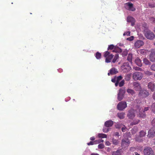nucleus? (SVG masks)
I'll return each instance as SVG.
<instances>
[{
	"label": "nucleus",
	"instance_id": "nucleus-59",
	"mask_svg": "<svg viewBox=\"0 0 155 155\" xmlns=\"http://www.w3.org/2000/svg\"><path fill=\"white\" fill-rule=\"evenodd\" d=\"M95 138L94 137H92L90 138V140L92 141L94 140H95Z\"/></svg>",
	"mask_w": 155,
	"mask_h": 155
},
{
	"label": "nucleus",
	"instance_id": "nucleus-54",
	"mask_svg": "<svg viewBox=\"0 0 155 155\" xmlns=\"http://www.w3.org/2000/svg\"><path fill=\"white\" fill-rule=\"evenodd\" d=\"M127 51H123L122 53V55L124 56L127 55Z\"/></svg>",
	"mask_w": 155,
	"mask_h": 155
},
{
	"label": "nucleus",
	"instance_id": "nucleus-31",
	"mask_svg": "<svg viewBox=\"0 0 155 155\" xmlns=\"http://www.w3.org/2000/svg\"><path fill=\"white\" fill-rule=\"evenodd\" d=\"M98 137L99 138H106L107 137V135L104 134H99L98 135Z\"/></svg>",
	"mask_w": 155,
	"mask_h": 155
},
{
	"label": "nucleus",
	"instance_id": "nucleus-39",
	"mask_svg": "<svg viewBox=\"0 0 155 155\" xmlns=\"http://www.w3.org/2000/svg\"><path fill=\"white\" fill-rule=\"evenodd\" d=\"M124 84V80L121 81L120 83H119V86L120 87L123 86Z\"/></svg>",
	"mask_w": 155,
	"mask_h": 155
},
{
	"label": "nucleus",
	"instance_id": "nucleus-9",
	"mask_svg": "<svg viewBox=\"0 0 155 155\" xmlns=\"http://www.w3.org/2000/svg\"><path fill=\"white\" fill-rule=\"evenodd\" d=\"M127 107V103L125 101H121L117 105V109L120 110H122Z\"/></svg>",
	"mask_w": 155,
	"mask_h": 155
},
{
	"label": "nucleus",
	"instance_id": "nucleus-15",
	"mask_svg": "<svg viewBox=\"0 0 155 155\" xmlns=\"http://www.w3.org/2000/svg\"><path fill=\"white\" fill-rule=\"evenodd\" d=\"M124 93V91L123 90L121 89H120L117 97L118 100L119 101H121L123 98Z\"/></svg>",
	"mask_w": 155,
	"mask_h": 155
},
{
	"label": "nucleus",
	"instance_id": "nucleus-50",
	"mask_svg": "<svg viewBox=\"0 0 155 155\" xmlns=\"http://www.w3.org/2000/svg\"><path fill=\"white\" fill-rule=\"evenodd\" d=\"M116 76H115L114 78L111 79V81L113 83H115L117 81Z\"/></svg>",
	"mask_w": 155,
	"mask_h": 155
},
{
	"label": "nucleus",
	"instance_id": "nucleus-19",
	"mask_svg": "<svg viewBox=\"0 0 155 155\" xmlns=\"http://www.w3.org/2000/svg\"><path fill=\"white\" fill-rule=\"evenodd\" d=\"M114 124L113 122L111 120L106 121L104 123L105 126L107 127H112Z\"/></svg>",
	"mask_w": 155,
	"mask_h": 155
},
{
	"label": "nucleus",
	"instance_id": "nucleus-42",
	"mask_svg": "<svg viewBox=\"0 0 155 155\" xmlns=\"http://www.w3.org/2000/svg\"><path fill=\"white\" fill-rule=\"evenodd\" d=\"M133 69H134L136 71H143V70L142 68L137 67H134Z\"/></svg>",
	"mask_w": 155,
	"mask_h": 155
},
{
	"label": "nucleus",
	"instance_id": "nucleus-43",
	"mask_svg": "<svg viewBox=\"0 0 155 155\" xmlns=\"http://www.w3.org/2000/svg\"><path fill=\"white\" fill-rule=\"evenodd\" d=\"M123 125L121 124L118 123L116 125V127L117 128H120Z\"/></svg>",
	"mask_w": 155,
	"mask_h": 155
},
{
	"label": "nucleus",
	"instance_id": "nucleus-58",
	"mask_svg": "<svg viewBox=\"0 0 155 155\" xmlns=\"http://www.w3.org/2000/svg\"><path fill=\"white\" fill-rule=\"evenodd\" d=\"M136 102L137 103H139L140 104L141 103V101L139 99H137L136 100Z\"/></svg>",
	"mask_w": 155,
	"mask_h": 155
},
{
	"label": "nucleus",
	"instance_id": "nucleus-63",
	"mask_svg": "<svg viewBox=\"0 0 155 155\" xmlns=\"http://www.w3.org/2000/svg\"><path fill=\"white\" fill-rule=\"evenodd\" d=\"M91 155H99L97 153H91Z\"/></svg>",
	"mask_w": 155,
	"mask_h": 155
},
{
	"label": "nucleus",
	"instance_id": "nucleus-40",
	"mask_svg": "<svg viewBox=\"0 0 155 155\" xmlns=\"http://www.w3.org/2000/svg\"><path fill=\"white\" fill-rule=\"evenodd\" d=\"M123 78L120 75L118 77H117L116 76V78L117 80V81L119 82Z\"/></svg>",
	"mask_w": 155,
	"mask_h": 155
},
{
	"label": "nucleus",
	"instance_id": "nucleus-21",
	"mask_svg": "<svg viewBox=\"0 0 155 155\" xmlns=\"http://www.w3.org/2000/svg\"><path fill=\"white\" fill-rule=\"evenodd\" d=\"M122 153V149H118L116 151H113L112 155H121Z\"/></svg>",
	"mask_w": 155,
	"mask_h": 155
},
{
	"label": "nucleus",
	"instance_id": "nucleus-17",
	"mask_svg": "<svg viewBox=\"0 0 155 155\" xmlns=\"http://www.w3.org/2000/svg\"><path fill=\"white\" fill-rule=\"evenodd\" d=\"M137 52L138 54L145 55L149 53V51L148 50L144 49H140L137 50Z\"/></svg>",
	"mask_w": 155,
	"mask_h": 155
},
{
	"label": "nucleus",
	"instance_id": "nucleus-33",
	"mask_svg": "<svg viewBox=\"0 0 155 155\" xmlns=\"http://www.w3.org/2000/svg\"><path fill=\"white\" fill-rule=\"evenodd\" d=\"M118 54H116L115 55L114 58L113 59L112 62L114 63H115L116 62L118 58Z\"/></svg>",
	"mask_w": 155,
	"mask_h": 155
},
{
	"label": "nucleus",
	"instance_id": "nucleus-57",
	"mask_svg": "<svg viewBox=\"0 0 155 155\" xmlns=\"http://www.w3.org/2000/svg\"><path fill=\"white\" fill-rule=\"evenodd\" d=\"M114 135L115 136L119 137V133L118 132H116L114 133Z\"/></svg>",
	"mask_w": 155,
	"mask_h": 155
},
{
	"label": "nucleus",
	"instance_id": "nucleus-26",
	"mask_svg": "<svg viewBox=\"0 0 155 155\" xmlns=\"http://www.w3.org/2000/svg\"><path fill=\"white\" fill-rule=\"evenodd\" d=\"M125 113L124 112L118 113L117 114L118 117L120 119H123L124 118Z\"/></svg>",
	"mask_w": 155,
	"mask_h": 155
},
{
	"label": "nucleus",
	"instance_id": "nucleus-12",
	"mask_svg": "<svg viewBox=\"0 0 155 155\" xmlns=\"http://www.w3.org/2000/svg\"><path fill=\"white\" fill-rule=\"evenodd\" d=\"M135 110L133 109H131L128 111L127 116L129 118L133 119L134 117L135 116Z\"/></svg>",
	"mask_w": 155,
	"mask_h": 155
},
{
	"label": "nucleus",
	"instance_id": "nucleus-38",
	"mask_svg": "<svg viewBox=\"0 0 155 155\" xmlns=\"http://www.w3.org/2000/svg\"><path fill=\"white\" fill-rule=\"evenodd\" d=\"M115 47H114V45H109L107 48V50H112L113 49H114Z\"/></svg>",
	"mask_w": 155,
	"mask_h": 155
},
{
	"label": "nucleus",
	"instance_id": "nucleus-36",
	"mask_svg": "<svg viewBox=\"0 0 155 155\" xmlns=\"http://www.w3.org/2000/svg\"><path fill=\"white\" fill-rule=\"evenodd\" d=\"M127 92L128 93L130 94H134V91L132 89H128L127 90Z\"/></svg>",
	"mask_w": 155,
	"mask_h": 155
},
{
	"label": "nucleus",
	"instance_id": "nucleus-64",
	"mask_svg": "<svg viewBox=\"0 0 155 155\" xmlns=\"http://www.w3.org/2000/svg\"><path fill=\"white\" fill-rule=\"evenodd\" d=\"M153 99L155 100V93H154L153 96Z\"/></svg>",
	"mask_w": 155,
	"mask_h": 155
},
{
	"label": "nucleus",
	"instance_id": "nucleus-37",
	"mask_svg": "<svg viewBox=\"0 0 155 155\" xmlns=\"http://www.w3.org/2000/svg\"><path fill=\"white\" fill-rule=\"evenodd\" d=\"M145 74L147 75L150 76L153 74V73L148 71H146L144 72Z\"/></svg>",
	"mask_w": 155,
	"mask_h": 155
},
{
	"label": "nucleus",
	"instance_id": "nucleus-4",
	"mask_svg": "<svg viewBox=\"0 0 155 155\" xmlns=\"http://www.w3.org/2000/svg\"><path fill=\"white\" fill-rule=\"evenodd\" d=\"M144 35L148 39L152 40L154 38L155 35L150 30L144 31Z\"/></svg>",
	"mask_w": 155,
	"mask_h": 155
},
{
	"label": "nucleus",
	"instance_id": "nucleus-32",
	"mask_svg": "<svg viewBox=\"0 0 155 155\" xmlns=\"http://www.w3.org/2000/svg\"><path fill=\"white\" fill-rule=\"evenodd\" d=\"M112 142L113 144L114 145H117L119 143V141L113 138Z\"/></svg>",
	"mask_w": 155,
	"mask_h": 155
},
{
	"label": "nucleus",
	"instance_id": "nucleus-8",
	"mask_svg": "<svg viewBox=\"0 0 155 155\" xmlns=\"http://www.w3.org/2000/svg\"><path fill=\"white\" fill-rule=\"evenodd\" d=\"M130 141L128 137H124L123 139L121 142V146L122 147H125L129 146Z\"/></svg>",
	"mask_w": 155,
	"mask_h": 155
},
{
	"label": "nucleus",
	"instance_id": "nucleus-28",
	"mask_svg": "<svg viewBox=\"0 0 155 155\" xmlns=\"http://www.w3.org/2000/svg\"><path fill=\"white\" fill-rule=\"evenodd\" d=\"M138 131V128L136 127H134L131 130V133L132 134H134Z\"/></svg>",
	"mask_w": 155,
	"mask_h": 155
},
{
	"label": "nucleus",
	"instance_id": "nucleus-45",
	"mask_svg": "<svg viewBox=\"0 0 155 155\" xmlns=\"http://www.w3.org/2000/svg\"><path fill=\"white\" fill-rule=\"evenodd\" d=\"M109 128L104 127L103 128V131L104 132L107 133L109 131Z\"/></svg>",
	"mask_w": 155,
	"mask_h": 155
},
{
	"label": "nucleus",
	"instance_id": "nucleus-22",
	"mask_svg": "<svg viewBox=\"0 0 155 155\" xmlns=\"http://www.w3.org/2000/svg\"><path fill=\"white\" fill-rule=\"evenodd\" d=\"M127 21L129 22H131V25L133 26L134 25L135 19L134 18L131 16L128 17L127 18Z\"/></svg>",
	"mask_w": 155,
	"mask_h": 155
},
{
	"label": "nucleus",
	"instance_id": "nucleus-47",
	"mask_svg": "<svg viewBox=\"0 0 155 155\" xmlns=\"http://www.w3.org/2000/svg\"><path fill=\"white\" fill-rule=\"evenodd\" d=\"M135 139L136 141H138L139 142H141L142 141V139H140L139 137H136L135 138Z\"/></svg>",
	"mask_w": 155,
	"mask_h": 155
},
{
	"label": "nucleus",
	"instance_id": "nucleus-16",
	"mask_svg": "<svg viewBox=\"0 0 155 155\" xmlns=\"http://www.w3.org/2000/svg\"><path fill=\"white\" fill-rule=\"evenodd\" d=\"M144 45V42L141 40H138L134 43V47L136 48H139Z\"/></svg>",
	"mask_w": 155,
	"mask_h": 155
},
{
	"label": "nucleus",
	"instance_id": "nucleus-34",
	"mask_svg": "<svg viewBox=\"0 0 155 155\" xmlns=\"http://www.w3.org/2000/svg\"><path fill=\"white\" fill-rule=\"evenodd\" d=\"M132 55L131 54H129L127 57V60L129 62H131L132 60Z\"/></svg>",
	"mask_w": 155,
	"mask_h": 155
},
{
	"label": "nucleus",
	"instance_id": "nucleus-2",
	"mask_svg": "<svg viewBox=\"0 0 155 155\" xmlns=\"http://www.w3.org/2000/svg\"><path fill=\"white\" fill-rule=\"evenodd\" d=\"M113 56L114 55L108 51L104 53V57L106 58L105 62L107 63L110 62Z\"/></svg>",
	"mask_w": 155,
	"mask_h": 155
},
{
	"label": "nucleus",
	"instance_id": "nucleus-6",
	"mask_svg": "<svg viewBox=\"0 0 155 155\" xmlns=\"http://www.w3.org/2000/svg\"><path fill=\"white\" fill-rule=\"evenodd\" d=\"M143 153L144 155H152L153 151L151 147H146L143 150Z\"/></svg>",
	"mask_w": 155,
	"mask_h": 155
},
{
	"label": "nucleus",
	"instance_id": "nucleus-60",
	"mask_svg": "<svg viewBox=\"0 0 155 155\" xmlns=\"http://www.w3.org/2000/svg\"><path fill=\"white\" fill-rule=\"evenodd\" d=\"M119 82L117 81H116V82L115 83V86L117 87L118 86V85L119 84Z\"/></svg>",
	"mask_w": 155,
	"mask_h": 155
},
{
	"label": "nucleus",
	"instance_id": "nucleus-41",
	"mask_svg": "<svg viewBox=\"0 0 155 155\" xmlns=\"http://www.w3.org/2000/svg\"><path fill=\"white\" fill-rule=\"evenodd\" d=\"M150 68L152 71H155V63L152 64L150 66Z\"/></svg>",
	"mask_w": 155,
	"mask_h": 155
},
{
	"label": "nucleus",
	"instance_id": "nucleus-29",
	"mask_svg": "<svg viewBox=\"0 0 155 155\" xmlns=\"http://www.w3.org/2000/svg\"><path fill=\"white\" fill-rule=\"evenodd\" d=\"M95 56L97 59H99L101 58V54L100 53L97 52L95 54Z\"/></svg>",
	"mask_w": 155,
	"mask_h": 155
},
{
	"label": "nucleus",
	"instance_id": "nucleus-7",
	"mask_svg": "<svg viewBox=\"0 0 155 155\" xmlns=\"http://www.w3.org/2000/svg\"><path fill=\"white\" fill-rule=\"evenodd\" d=\"M125 7L129 11L134 12L135 11L136 8L134 7L133 4L128 2L125 4Z\"/></svg>",
	"mask_w": 155,
	"mask_h": 155
},
{
	"label": "nucleus",
	"instance_id": "nucleus-1",
	"mask_svg": "<svg viewBox=\"0 0 155 155\" xmlns=\"http://www.w3.org/2000/svg\"><path fill=\"white\" fill-rule=\"evenodd\" d=\"M148 109V107H145L143 111V112H141L143 110L140 107L139 105H138L137 106V109L135 110L136 112H139V114H137L138 116L139 117L144 118L146 116V115L144 113V112L145 111L147 110Z\"/></svg>",
	"mask_w": 155,
	"mask_h": 155
},
{
	"label": "nucleus",
	"instance_id": "nucleus-55",
	"mask_svg": "<svg viewBox=\"0 0 155 155\" xmlns=\"http://www.w3.org/2000/svg\"><path fill=\"white\" fill-rule=\"evenodd\" d=\"M105 144L107 146H110L111 144L108 141H106Z\"/></svg>",
	"mask_w": 155,
	"mask_h": 155
},
{
	"label": "nucleus",
	"instance_id": "nucleus-10",
	"mask_svg": "<svg viewBox=\"0 0 155 155\" xmlns=\"http://www.w3.org/2000/svg\"><path fill=\"white\" fill-rule=\"evenodd\" d=\"M149 95V92L146 90H140L139 93V96L141 98H145Z\"/></svg>",
	"mask_w": 155,
	"mask_h": 155
},
{
	"label": "nucleus",
	"instance_id": "nucleus-27",
	"mask_svg": "<svg viewBox=\"0 0 155 155\" xmlns=\"http://www.w3.org/2000/svg\"><path fill=\"white\" fill-rule=\"evenodd\" d=\"M131 74H126L125 76V80L127 81H129L131 78Z\"/></svg>",
	"mask_w": 155,
	"mask_h": 155
},
{
	"label": "nucleus",
	"instance_id": "nucleus-44",
	"mask_svg": "<svg viewBox=\"0 0 155 155\" xmlns=\"http://www.w3.org/2000/svg\"><path fill=\"white\" fill-rule=\"evenodd\" d=\"M104 147V145L103 143H101L98 145V148L99 149H103Z\"/></svg>",
	"mask_w": 155,
	"mask_h": 155
},
{
	"label": "nucleus",
	"instance_id": "nucleus-24",
	"mask_svg": "<svg viewBox=\"0 0 155 155\" xmlns=\"http://www.w3.org/2000/svg\"><path fill=\"white\" fill-rule=\"evenodd\" d=\"M122 51V50L118 47H115L114 49L113 50L112 52L116 53H120Z\"/></svg>",
	"mask_w": 155,
	"mask_h": 155
},
{
	"label": "nucleus",
	"instance_id": "nucleus-18",
	"mask_svg": "<svg viewBox=\"0 0 155 155\" xmlns=\"http://www.w3.org/2000/svg\"><path fill=\"white\" fill-rule=\"evenodd\" d=\"M118 72V71L117 69H116L114 68H113L110 70L109 72L107 74L108 76H110V75L116 74Z\"/></svg>",
	"mask_w": 155,
	"mask_h": 155
},
{
	"label": "nucleus",
	"instance_id": "nucleus-3",
	"mask_svg": "<svg viewBox=\"0 0 155 155\" xmlns=\"http://www.w3.org/2000/svg\"><path fill=\"white\" fill-rule=\"evenodd\" d=\"M143 74L140 72H136L134 73L133 74V79L135 81L138 80H141L143 77Z\"/></svg>",
	"mask_w": 155,
	"mask_h": 155
},
{
	"label": "nucleus",
	"instance_id": "nucleus-49",
	"mask_svg": "<svg viewBox=\"0 0 155 155\" xmlns=\"http://www.w3.org/2000/svg\"><path fill=\"white\" fill-rule=\"evenodd\" d=\"M130 32L129 31H127V32H124L123 34V35L124 36H125V35L130 36Z\"/></svg>",
	"mask_w": 155,
	"mask_h": 155
},
{
	"label": "nucleus",
	"instance_id": "nucleus-35",
	"mask_svg": "<svg viewBox=\"0 0 155 155\" xmlns=\"http://www.w3.org/2000/svg\"><path fill=\"white\" fill-rule=\"evenodd\" d=\"M151 110L152 111L155 113V103H153L151 106Z\"/></svg>",
	"mask_w": 155,
	"mask_h": 155
},
{
	"label": "nucleus",
	"instance_id": "nucleus-48",
	"mask_svg": "<svg viewBox=\"0 0 155 155\" xmlns=\"http://www.w3.org/2000/svg\"><path fill=\"white\" fill-rule=\"evenodd\" d=\"M151 124L153 126L155 127V117L152 120Z\"/></svg>",
	"mask_w": 155,
	"mask_h": 155
},
{
	"label": "nucleus",
	"instance_id": "nucleus-62",
	"mask_svg": "<svg viewBox=\"0 0 155 155\" xmlns=\"http://www.w3.org/2000/svg\"><path fill=\"white\" fill-rule=\"evenodd\" d=\"M149 6L151 8H153L155 7V5H149Z\"/></svg>",
	"mask_w": 155,
	"mask_h": 155
},
{
	"label": "nucleus",
	"instance_id": "nucleus-23",
	"mask_svg": "<svg viewBox=\"0 0 155 155\" xmlns=\"http://www.w3.org/2000/svg\"><path fill=\"white\" fill-rule=\"evenodd\" d=\"M135 62L139 67H141L142 66L141 61L139 58H137L135 59Z\"/></svg>",
	"mask_w": 155,
	"mask_h": 155
},
{
	"label": "nucleus",
	"instance_id": "nucleus-13",
	"mask_svg": "<svg viewBox=\"0 0 155 155\" xmlns=\"http://www.w3.org/2000/svg\"><path fill=\"white\" fill-rule=\"evenodd\" d=\"M133 85L135 90L137 91H140L141 87L139 83L138 82H133Z\"/></svg>",
	"mask_w": 155,
	"mask_h": 155
},
{
	"label": "nucleus",
	"instance_id": "nucleus-14",
	"mask_svg": "<svg viewBox=\"0 0 155 155\" xmlns=\"http://www.w3.org/2000/svg\"><path fill=\"white\" fill-rule=\"evenodd\" d=\"M155 136V128L150 129L148 132L147 136L148 137H153Z\"/></svg>",
	"mask_w": 155,
	"mask_h": 155
},
{
	"label": "nucleus",
	"instance_id": "nucleus-5",
	"mask_svg": "<svg viewBox=\"0 0 155 155\" xmlns=\"http://www.w3.org/2000/svg\"><path fill=\"white\" fill-rule=\"evenodd\" d=\"M121 68L124 72H128L130 71L131 69L129 63L128 62L124 63L123 65L121 67Z\"/></svg>",
	"mask_w": 155,
	"mask_h": 155
},
{
	"label": "nucleus",
	"instance_id": "nucleus-53",
	"mask_svg": "<svg viewBox=\"0 0 155 155\" xmlns=\"http://www.w3.org/2000/svg\"><path fill=\"white\" fill-rule=\"evenodd\" d=\"M150 21L152 22L155 23V18H150Z\"/></svg>",
	"mask_w": 155,
	"mask_h": 155
},
{
	"label": "nucleus",
	"instance_id": "nucleus-11",
	"mask_svg": "<svg viewBox=\"0 0 155 155\" xmlns=\"http://www.w3.org/2000/svg\"><path fill=\"white\" fill-rule=\"evenodd\" d=\"M149 59L152 62H155V49H152L149 55Z\"/></svg>",
	"mask_w": 155,
	"mask_h": 155
},
{
	"label": "nucleus",
	"instance_id": "nucleus-51",
	"mask_svg": "<svg viewBox=\"0 0 155 155\" xmlns=\"http://www.w3.org/2000/svg\"><path fill=\"white\" fill-rule=\"evenodd\" d=\"M124 127H122L121 130L122 132H124L125 131L126 129H127V128L124 125Z\"/></svg>",
	"mask_w": 155,
	"mask_h": 155
},
{
	"label": "nucleus",
	"instance_id": "nucleus-61",
	"mask_svg": "<svg viewBox=\"0 0 155 155\" xmlns=\"http://www.w3.org/2000/svg\"><path fill=\"white\" fill-rule=\"evenodd\" d=\"M130 134V133L129 132L128 134H124V137H125V136H126L127 135L129 136V135Z\"/></svg>",
	"mask_w": 155,
	"mask_h": 155
},
{
	"label": "nucleus",
	"instance_id": "nucleus-20",
	"mask_svg": "<svg viewBox=\"0 0 155 155\" xmlns=\"http://www.w3.org/2000/svg\"><path fill=\"white\" fill-rule=\"evenodd\" d=\"M148 88L150 89L152 91H154L155 89V84L153 82H149L148 85Z\"/></svg>",
	"mask_w": 155,
	"mask_h": 155
},
{
	"label": "nucleus",
	"instance_id": "nucleus-25",
	"mask_svg": "<svg viewBox=\"0 0 155 155\" xmlns=\"http://www.w3.org/2000/svg\"><path fill=\"white\" fill-rule=\"evenodd\" d=\"M143 63L145 65H150L151 63L146 58H144L143 59Z\"/></svg>",
	"mask_w": 155,
	"mask_h": 155
},
{
	"label": "nucleus",
	"instance_id": "nucleus-30",
	"mask_svg": "<svg viewBox=\"0 0 155 155\" xmlns=\"http://www.w3.org/2000/svg\"><path fill=\"white\" fill-rule=\"evenodd\" d=\"M146 134V131L144 130H141L140 132V137H142L145 136Z\"/></svg>",
	"mask_w": 155,
	"mask_h": 155
},
{
	"label": "nucleus",
	"instance_id": "nucleus-52",
	"mask_svg": "<svg viewBox=\"0 0 155 155\" xmlns=\"http://www.w3.org/2000/svg\"><path fill=\"white\" fill-rule=\"evenodd\" d=\"M134 39V37L133 36H131L130 37L128 38H127V40L129 41H132Z\"/></svg>",
	"mask_w": 155,
	"mask_h": 155
},
{
	"label": "nucleus",
	"instance_id": "nucleus-46",
	"mask_svg": "<svg viewBox=\"0 0 155 155\" xmlns=\"http://www.w3.org/2000/svg\"><path fill=\"white\" fill-rule=\"evenodd\" d=\"M96 143H94V141H91L90 142L87 143V145L88 146L91 145H93L94 144H95Z\"/></svg>",
	"mask_w": 155,
	"mask_h": 155
},
{
	"label": "nucleus",
	"instance_id": "nucleus-56",
	"mask_svg": "<svg viewBox=\"0 0 155 155\" xmlns=\"http://www.w3.org/2000/svg\"><path fill=\"white\" fill-rule=\"evenodd\" d=\"M94 143H96V144L99 143H100V140H95L94 141Z\"/></svg>",
	"mask_w": 155,
	"mask_h": 155
}]
</instances>
